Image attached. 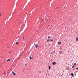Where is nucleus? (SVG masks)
Wrapping results in <instances>:
<instances>
[{
	"mask_svg": "<svg viewBox=\"0 0 78 78\" xmlns=\"http://www.w3.org/2000/svg\"><path fill=\"white\" fill-rule=\"evenodd\" d=\"M69 69V68H68L67 69V70Z\"/></svg>",
	"mask_w": 78,
	"mask_h": 78,
	"instance_id": "20",
	"label": "nucleus"
},
{
	"mask_svg": "<svg viewBox=\"0 0 78 78\" xmlns=\"http://www.w3.org/2000/svg\"><path fill=\"white\" fill-rule=\"evenodd\" d=\"M5 71H4V73H3V74H4L5 73Z\"/></svg>",
	"mask_w": 78,
	"mask_h": 78,
	"instance_id": "17",
	"label": "nucleus"
},
{
	"mask_svg": "<svg viewBox=\"0 0 78 78\" xmlns=\"http://www.w3.org/2000/svg\"><path fill=\"white\" fill-rule=\"evenodd\" d=\"M71 75H72V76H73V73H71Z\"/></svg>",
	"mask_w": 78,
	"mask_h": 78,
	"instance_id": "14",
	"label": "nucleus"
},
{
	"mask_svg": "<svg viewBox=\"0 0 78 78\" xmlns=\"http://www.w3.org/2000/svg\"><path fill=\"white\" fill-rule=\"evenodd\" d=\"M76 40L77 41H78V38H76Z\"/></svg>",
	"mask_w": 78,
	"mask_h": 78,
	"instance_id": "12",
	"label": "nucleus"
},
{
	"mask_svg": "<svg viewBox=\"0 0 78 78\" xmlns=\"http://www.w3.org/2000/svg\"><path fill=\"white\" fill-rule=\"evenodd\" d=\"M41 72H41V71H40V73H41Z\"/></svg>",
	"mask_w": 78,
	"mask_h": 78,
	"instance_id": "16",
	"label": "nucleus"
},
{
	"mask_svg": "<svg viewBox=\"0 0 78 78\" xmlns=\"http://www.w3.org/2000/svg\"><path fill=\"white\" fill-rule=\"evenodd\" d=\"M50 41V40H48L47 41V42H49V41Z\"/></svg>",
	"mask_w": 78,
	"mask_h": 78,
	"instance_id": "7",
	"label": "nucleus"
},
{
	"mask_svg": "<svg viewBox=\"0 0 78 78\" xmlns=\"http://www.w3.org/2000/svg\"><path fill=\"white\" fill-rule=\"evenodd\" d=\"M62 53V52L61 51L60 52V53L61 54Z\"/></svg>",
	"mask_w": 78,
	"mask_h": 78,
	"instance_id": "15",
	"label": "nucleus"
},
{
	"mask_svg": "<svg viewBox=\"0 0 78 78\" xmlns=\"http://www.w3.org/2000/svg\"><path fill=\"white\" fill-rule=\"evenodd\" d=\"M75 69H73V70H75Z\"/></svg>",
	"mask_w": 78,
	"mask_h": 78,
	"instance_id": "21",
	"label": "nucleus"
},
{
	"mask_svg": "<svg viewBox=\"0 0 78 78\" xmlns=\"http://www.w3.org/2000/svg\"><path fill=\"white\" fill-rule=\"evenodd\" d=\"M74 65H76V63H75L74 64Z\"/></svg>",
	"mask_w": 78,
	"mask_h": 78,
	"instance_id": "13",
	"label": "nucleus"
},
{
	"mask_svg": "<svg viewBox=\"0 0 78 78\" xmlns=\"http://www.w3.org/2000/svg\"><path fill=\"white\" fill-rule=\"evenodd\" d=\"M51 69V67L50 66H49V69L50 70Z\"/></svg>",
	"mask_w": 78,
	"mask_h": 78,
	"instance_id": "10",
	"label": "nucleus"
},
{
	"mask_svg": "<svg viewBox=\"0 0 78 78\" xmlns=\"http://www.w3.org/2000/svg\"><path fill=\"white\" fill-rule=\"evenodd\" d=\"M76 69H78V68H77Z\"/></svg>",
	"mask_w": 78,
	"mask_h": 78,
	"instance_id": "22",
	"label": "nucleus"
},
{
	"mask_svg": "<svg viewBox=\"0 0 78 78\" xmlns=\"http://www.w3.org/2000/svg\"><path fill=\"white\" fill-rule=\"evenodd\" d=\"M35 46L37 48L38 47V46L37 44H35Z\"/></svg>",
	"mask_w": 78,
	"mask_h": 78,
	"instance_id": "5",
	"label": "nucleus"
},
{
	"mask_svg": "<svg viewBox=\"0 0 78 78\" xmlns=\"http://www.w3.org/2000/svg\"><path fill=\"white\" fill-rule=\"evenodd\" d=\"M61 44V42H58V44Z\"/></svg>",
	"mask_w": 78,
	"mask_h": 78,
	"instance_id": "4",
	"label": "nucleus"
},
{
	"mask_svg": "<svg viewBox=\"0 0 78 78\" xmlns=\"http://www.w3.org/2000/svg\"><path fill=\"white\" fill-rule=\"evenodd\" d=\"M28 63H26L25 64V66H27V65H28Z\"/></svg>",
	"mask_w": 78,
	"mask_h": 78,
	"instance_id": "3",
	"label": "nucleus"
},
{
	"mask_svg": "<svg viewBox=\"0 0 78 78\" xmlns=\"http://www.w3.org/2000/svg\"><path fill=\"white\" fill-rule=\"evenodd\" d=\"M19 42H16V45H18V44Z\"/></svg>",
	"mask_w": 78,
	"mask_h": 78,
	"instance_id": "8",
	"label": "nucleus"
},
{
	"mask_svg": "<svg viewBox=\"0 0 78 78\" xmlns=\"http://www.w3.org/2000/svg\"><path fill=\"white\" fill-rule=\"evenodd\" d=\"M51 41H53V40L52 39L51 40Z\"/></svg>",
	"mask_w": 78,
	"mask_h": 78,
	"instance_id": "18",
	"label": "nucleus"
},
{
	"mask_svg": "<svg viewBox=\"0 0 78 78\" xmlns=\"http://www.w3.org/2000/svg\"><path fill=\"white\" fill-rule=\"evenodd\" d=\"M32 57L30 56V60H31L32 59Z\"/></svg>",
	"mask_w": 78,
	"mask_h": 78,
	"instance_id": "6",
	"label": "nucleus"
},
{
	"mask_svg": "<svg viewBox=\"0 0 78 78\" xmlns=\"http://www.w3.org/2000/svg\"><path fill=\"white\" fill-rule=\"evenodd\" d=\"M1 15V13H0V16Z\"/></svg>",
	"mask_w": 78,
	"mask_h": 78,
	"instance_id": "23",
	"label": "nucleus"
},
{
	"mask_svg": "<svg viewBox=\"0 0 78 78\" xmlns=\"http://www.w3.org/2000/svg\"><path fill=\"white\" fill-rule=\"evenodd\" d=\"M52 64L53 65H55L56 64V63L55 62H54L52 63Z\"/></svg>",
	"mask_w": 78,
	"mask_h": 78,
	"instance_id": "2",
	"label": "nucleus"
},
{
	"mask_svg": "<svg viewBox=\"0 0 78 78\" xmlns=\"http://www.w3.org/2000/svg\"><path fill=\"white\" fill-rule=\"evenodd\" d=\"M12 73L14 75H16V74L13 71L12 72Z\"/></svg>",
	"mask_w": 78,
	"mask_h": 78,
	"instance_id": "1",
	"label": "nucleus"
},
{
	"mask_svg": "<svg viewBox=\"0 0 78 78\" xmlns=\"http://www.w3.org/2000/svg\"><path fill=\"white\" fill-rule=\"evenodd\" d=\"M74 67V66H73L72 67V68H73Z\"/></svg>",
	"mask_w": 78,
	"mask_h": 78,
	"instance_id": "19",
	"label": "nucleus"
},
{
	"mask_svg": "<svg viewBox=\"0 0 78 78\" xmlns=\"http://www.w3.org/2000/svg\"><path fill=\"white\" fill-rule=\"evenodd\" d=\"M50 38H51L50 37H49V36L48 37V39Z\"/></svg>",
	"mask_w": 78,
	"mask_h": 78,
	"instance_id": "11",
	"label": "nucleus"
},
{
	"mask_svg": "<svg viewBox=\"0 0 78 78\" xmlns=\"http://www.w3.org/2000/svg\"><path fill=\"white\" fill-rule=\"evenodd\" d=\"M10 61V59H9L8 60H7L8 62H9Z\"/></svg>",
	"mask_w": 78,
	"mask_h": 78,
	"instance_id": "9",
	"label": "nucleus"
}]
</instances>
